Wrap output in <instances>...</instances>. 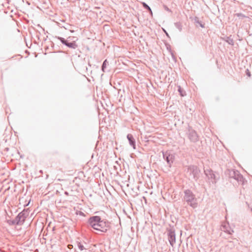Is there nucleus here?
I'll return each instance as SVG.
<instances>
[{
    "mask_svg": "<svg viewBox=\"0 0 252 252\" xmlns=\"http://www.w3.org/2000/svg\"><path fill=\"white\" fill-rule=\"evenodd\" d=\"M183 200L187 205L193 209L196 208L198 206V199L196 197L195 194L190 189H187L184 191Z\"/></svg>",
    "mask_w": 252,
    "mask_h": 252,
    "instance_id": "nucleus-1",
    "label": "nucleus"
},
{
    "mask_svg": "<svg viewBox=\"0 0 252 252\" xmlns=\"http://www.w3.org/2000/svg\"><path fill=\"white\" fill-rule=\"evenodd\" d=\"M227 172L230 178H233L236 180L239 184H241L242 185L245 184V182H246V181L238 170L229 169L228 170Z\"/></svg>",
    "mask_w": 252,
    "mask_h": 252,
    "instance_id": "nucleus-2",
    "label": "nucleus"
},
{
    "mask_svg": "<svg viewBox=\"0 0 252 252\" xmlns=\"http://www.w3.org/2000/svg\"><path fill=\"white\" fill-rule=\"evenodd\" d=\"M187 173H189L191 178L195 181H197L199 177L200 170L197 166H189L187 168Z\"/></svg>",
    "mask_w": 252,
    "mask_h": 252,
    "instance_id": "nucleus-3",
    "label": "nucleus"
},
{
    "mask_svg": "<svg viewBox=\"0 0 252 252\" xmlns=\"http://www.w3.org/2000/svg\"><path fill=\"white\" fill-rule=\"evenodd\" d=\"M29 212L28 210L24 209L15 218L16 219L17 225H22L25 221L26 218L29 216Z\"/></svg>",
    "mask_w": 252,
    "mask_h": 252,
    "instance_id": "nucleus-4",
    "label": "nucleus"
},
{
    "mask_svg": "<svg viewBox=\"0 0 252 252\" xmlns=\"http://www.w3.org/2000/svg\"><path fill=\"white\" fill-rule=\"evenodd\" d=\"M98 223V226L96 230L103 233L106 232L108 229L110 227V222L107 220H101V218Z\"/></svg>",
    "mask_w": 252,
    "mask_h": 252,
    "instance_id": "nucleus-5",
    "label": "nucleus"
},
{
    "mask_svg": "<svg viewBox=\"0 0 252 252\" xmlns=\"http://www.w3.org/2000/svg\"><path fill=\"white\" fill-rule=\"evenodd\" d=\"M56 38H57L58 39L60 40V41L64 45L66 46L67 47L72 48V49H76L78 45L76 43L75 41H73L72 42H69V41H70V39L71 38L70 37H68L67 39H64L63 37H60V36H56Z\"/></svg>",
    "mask_w": 252,
    "mask_h": 252,
    "instance_id": "nucleus-6",
    "label": "nucleus"
},
{
    "mask_svg": "<svg viewBox=\"0 0 252 252\" xmlns=\"http://www.w3.org/2000/svg\"><path fill=\"white\" fill-rule=\"evenodd\" d=\"M187 134L191 142L195 143L199 140V136L197 132L190 126H189Z\"/></svg>",
    "mask_w": 252,
    "mask_h": 252,
    "instance_id": "nucleus-7",
    "label": "nucleus"
},
{
    "mask_svg": "<svg viewBox=\"0 0 252 252\" xmlns=\"http://www.w3.org/2000/svg\"><path fill=\"white\" fill-rule=\"evenodd\" d=\"M99 220H100V217L94 216L88 219L87 222L92 228L96 230Z\"/></svg>",
    "mask_w": 252,
    "mask_h": 252,
    "instance_id": "nucleus-8",
    "label": "nucleus"
},
{
    "mask_svg": "<svg viewBox=\"0 0 252 252\" xmlns=\"http://www.w3.org/2000/svg\"><path fill=\"white\" fill-rule=\"evenodd\" d=\"M204 173L211 182L213 184L216 183L218 177L216 175L212 170L211 169H207L204 170Z\"/></svg>",
    "mask_w": 252,
    "mask_h": 252,
    "instance_id": "nucleus-9",
    "label": "nucleus"
},
{
    "mask_svg": "<svg viewBox=\"0 0 252 252\" xmlns=\"http://www.w3.org/2000/svg\"><path fill=\"white\" fill-rule=\"evenodd\" d=\"M163 158L166 160L168 165L171 167L172 163L174 160V156L168 151L162 152Z\"/></svg>",
    "mask_w": 252,
    "mask_h": 252,
    "instance_id": "nucleus-10",
    "label": "nucleus"
},
{
    "mask_svg": "<svg viewBox=\"0 0 252 252\" xmlns=\"http://www.w3.org/2000/svg\"><path fill=\"white\" fill-rule=\"evenodd\" d=\"M168 239L170 245L173 247L176 242V236L175 231L170 229L167 232Z\"/></svg>",
    "mask_w": 252,
    "mask_h": 252,
    "instance_id": "nucleus-11",
    "label": "nucleus"
},
{
    "mask_svg": "<svg viewBox=\"0 0 252 252\" xmlns=\"http://www.w3.org/2000/svg\"><path fill=\"white\" fill-rule=\"evenodd\" d=\"M221 226V230L229 234H232L234 232V231L230 228L228 223L223 222Z\"/></svg>",
    "mask_w": 252,
    "mask_h": 252,
    "instance_id": "nucleus-12",
    "label": "nucleus"
},
{
    "mask_svg": "<svg viewBox=\"0 0 252 252\" xmlns=\"http://www.w3.org/2000/svg\"><path fill=\"white\" fill-rule=\"evenodd\" d=\"M127 138L129 141V143L130 146H131L133 149H135V141L131 134H128L127 135Z\"/></svg>",
    "mask_w": 252,
    "mask_h": 252,
    "instance_id": "nucleus-13",
    "label": "nucleus"
},
{
    "mask_svg": "<svg viewBox=\"0 0 252 252\" xmlns=\"http://www.w3.org/2000/svg\"><path fill=\"white\" fill-rule=\"evenodd\" d=\"M84 244L87 245L86 243L84 242L82 243L81 242H77V246L79 250L83 252H88V249L84 245Z\"/></svg>",
    "mask_w": 252,
    "mask_h": 252,
    "instance_id": "nucleus-14",
    "label": "nucleus"
},
{
    "mask_svg": "<svg viewBox=\"0 0 252 252\" xmlns=\"http://www.w3.org/2000/svg\"><path fill=\"white\" fill-rule=\"evenodd\" d=\"M194 22L195 23L196 26L197 27L199 26L202 28H204L205 27L204 24H203L201 21H200L199 19V18L197 17H195L194 18Z\"/></svg>",
    "mask_w": 252,
    "mask_h": 252,
    "instance_id": "nucleus-15",
    "label": "nucleus"
},
{
    "mask_svg": "<svg viewBox=\"0 0 252 252\" xmlns=\"http://www.w3.org/2000/svg\"><path fill=\"white\" fill-rule=\"evenodd\" d=\"M178 91L180 93V94L182 96H184L186 95V92L182 89L181 86H178Z\"/></svg>",
    "mask_w": 252,
    "mask_h": 252,
    "instance_id": "nucleus-16",
    "label": "nucleus"
},
{
    "mask_svg": "<svg viewBox=\"0 0 252 252\" xmlns=\"http://www.w3.org/2000/svg\"><path fill=\"white\" fill-rule=\"evenodd\" d=\"M7 223L10 225H17V223L16 222L15 219L13 220H7Z\"/></svg>",
    "mask_w": 252,
    "mask_h": 252,
    "instance_id": "nucleus-17",
    "label": "nucleus"
},
{
    "mask_svg": "<svg viewBox=\"0 0 252 252\" xmlns=\"http://www.w3.org/2000/svg\"><path fill=\"white\" fill-rule=\"evenodd\" d=\"M175 27L178 29L179 31H181L182 30V25L180 22H176L175 23Z\"/></svg>",
    "mask_w": 252,
    "mask_h": 252,
    "instance_id": "nucleus-18",
    "label": "nucleus"
},
{
    "mask_svg": "<svg viewBox=\"0 0 252 252\" xmlns=\"http://www.w3.org/2000/svg\"><path fill=\"white\" fill-rule=\"evenodd\" d=\"M142 4L145 9H146L147 10H148L149 11H150L151 12H152V10H151V8L150 7V6L148 4H147L144 2H142Z\"/></svg>",
    "mask_w": 252,
    "mask_h": 252,
    "instance_id": "nucleus-19",
    "label": "nucleus"
},
{
    "mask_svg": "<svg viewBox=\"0 0 252 252\" xmlns=\"http://www.w3.org/2000/svg\"><path fill=\"white\" fill-rule=\"evenodd\" d=\"M106 63H107V60H105L103 63H102V65L101 66V69L102 70L103 72H105V68H106Z\"/></svg>",
    "mask_w": 252,
    "mask_h": 252,
    "instance_id": "nucleus-20",
    "label": "nucleus"
},
{
    "mask_svg": "<svg viewBox=\"0 0 252 252\" xmlns=\"http://www.w3.org/2000/svg\"><path fill=\"white\" fill-rule=\"evenodd\" d=\"M236 15L238 17H240V18H243L246 17V16H245L243 14L241 13H236Z\"/></svg>",
    "mask_w": 252,
    "mask_h": 252,
    "instance_id": "nucleus-21",
    "label": "nucleus"
},
{
    "mask_svg": "<svg viewBox=\"0 0 252 252\" xmlns=\"http://www.w3.org/2000/svg\"><path fill=\"white\" fill-rule=\"evenodd\" d=\"M229 44L233 45L234 44V41L232 39H229V40L227 41Z\"/></svg>",
    "mask_w": 252,
    "mask_h": 252,
    "instance_id": "nucleus-22",
    "label": "nucleus"
},
{
    "mask_svg": "<svg viewBox=\"0 0 252 252\" xmlns=\"http://www.w3.org/2000/svg\"><path fill=\"white\" fill-rule=\"evenodd\" d=\"M164 8L165 10H166L167 11H168V12H171V10L166 6V5H164Z\"/></svg>",
    "mask_w": 252,
    "mask_h": 252,
    "instance_id": "nucleus-23",
    "label": "nucleus"
},
{
    "mask_svg": "<svg viewBox=\"0 0 252 252\" xmlns=\"http://www.w3.org/2000/svg\"><path fill=\"white\" fill-rule=\"evenodd\" d=\"M247 75L249 77L251 76V73L248 69L247 70Z\"/></svg>",
    "mask_w": 252,
    "mask_h": 252,
    "instance_id": "nucleus-24",
    "label": "nucleus"
},
{
    "mask_svg": "<svg viewBox=\"0 0 252 252\" xmlns=\"http://www.w3.org/2000/svg\"><path fill=\"white\" fill-rule=\"evenodd\" d=\"M64 194H65V195H68V192H67V191H65V192H64Z\"/></svg>",
    "mask_w": 252,
    "mask_h": 252,
    "instance_id": "nucleus-25",
    "label": "nucleus"
},
{
    "mask_svg": "<svg viewBox=\"0 0 252 252\" xmlns=\"http://www.w3.org/2000/svg\"><path fill=\"white\" fill-rule=\"evenodd\" d=\"M71 247H72V245H68V248H71Z\"/></svg>",
    "mask_w": 252,
    "mask_h": 252,
    "instance_id": "nucleus-26",
    "label": "nucleus"
},
{
    "mask_svg": "<svg viewBox=\"0 0 252 252\" xmlns=\"http://www.w3.org/2000/svg\"><path fill=\"white\" fill-rule=\"evenodd\" d=\"M71 247H72V245H68V248H71Z\"/></svg>",
    "mask_w": 252,
    "mask_h": 252,
    "instance_id": "nucleus-27",
    "label": "nucleus"
},
{
    "mask_svg": "<svg viewBox=\"0 0 252 252\" xmlns=\"http://www.w3.org/2000/svg\"><path fill=\"white\" fill-rule=\"evenodd\" d=\"M40 173H42V170H40Z\"/></svg>",
    "mask_w": 252,
    "mask_h": 252,
    "instance_id": "nucleus-28",
    "label": "nucleus"
}]
</instances>
